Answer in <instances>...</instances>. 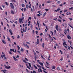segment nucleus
Segmentation results:
<instances>
[{"instance_id": "f257e3e1", "label": "nucleus", "mask_w": 73, "mask_h": 73, "mask_svg": "<svg viewBox=\"0 0 73 73\" xmlns=\"http://www.w3.org/2000/svg\"><path fill=\"white\" fill-rule=\"evenodd\" d=\"M10 7L12 9H14V6L13 5V4L12 3H10Z\"/></svg>"}, {"instance_id": "f03ea898", "label": "nucleus", "mask_w": 73, "mask_h": 73, "mask_svg": "<svg viewBox=\"0 0 73 73\" xmlns=\"http://www.w3.org/2000/svg\"><path fill=\"white\" fill-rule=\"evenodd\" d=\"M24 17L22 18L21 19V18H19V23H20V24H21V22H22V20H24Z\"/></svg>"}, {"instance_id": "7ed1b4c3", "label": "nucleus", "mask_w": 73, "mask_h": 73, "mask_svg": "<svg viewBox=\"0 0 73 73\" xmlns=\"http://www.w3.org/2000/svg\"><path fill=\"white\" fill-rule=\"evenodd\" d=\"M27 29H28V27H25V30L24 28H23V32H27Z\"/></svg>"}, {"instance_id": "20e7f679", "label": "nucleus", "mask_w": 73, "mask_h": 73, "mask_svg": "<svg viewBox=\"0 0 73 73\" xmlns=\"http://www.w3.org/2000/svg\"><path fill=\"white\" fill-rule=\"evenodd\" d=\"M1 71L3 72L4 73H6V72L7 71V70H1Z\"/></svg>"}, {"instance_id": "39448f33", "label": "nucleus", "mask_w": 73, "mask_h": 73, "mask_svg": "<svg viewBox=\"0 0 73 73\" xmlns=\"http://www.w3.org/2000/svg\"><path fill=\"white\" fill-rule=\"evenodd\" d=\"M5 68L6 69H10V68H11V67H10V66H5Z\"/></svg>"}, {"instance_id": "423d86ee", "label": "nucleus", "mask_w": 73, "mask_h": 73, "mask_svg": "<svg viewBox=\"0 0 73 73\" xmlns=\"http://www.w3.org/2000/svg\"><path fill=\"white\" fill-rule=\"evenodd\" d=\"M30 27L31 29L32 30L33 29V26L32 25H31L30 26Z\"/></svg>"}, {"instance_id": "0eeeda50", "label": "nucleus", "mask_w": 73, "mask_h": 73, "mask_svg": "<svg viewBox=\"0 0 73 73\" xmlns=\"http://www.w3.org/2000/svg\"><path fill=\"white\" fill-rule=\"evenodd\" d=\"M58 25H56V27H55V28H56V30H57V31H58Z\"/></svg>"}, {"instance_id": "6e6552de", "label": "nucleus", "mask_w": 73, "mask_h": 73, "mask_svg": "<svg viewBox=\"0 0 73 73\" xmlns=\"http://www.w3.org/2000/svg\"><path fill=\"white\" fill-rule=\"evenodd\" d=\"M36 43L37 44H39V39H37Z\"/></svg>"}, {"instance_id": "1a4fd4ad", "label": "nucleus", "mask_w": 73, "mask_h": 73, "mask_svg": "<svg viewBox=\"0 0 73 73\" xmlns=\"http://www.w3.org/2000/svg\"><path fill=\"white\" fill-rule=\"evenodd\" d=\"M67 38H68V39H70V38L71 39H72V38H71V37H70V36H69V35H68V36H67Z\"/></svg>"}, {"instance_id": "9d476101", "label": "nucleus", "mask_w": 73, "mask_h": 73, "mask_svg": "<svg viewBox=\"0 0 73 73\" xmlns=\"http://www.w3.org/2000/svg\"><path fill=\"white\" fill-rule=\"evenodd\" d=\"M10 51L12 52L13 51V52H14V51H15V49H12V48H11L10 49Z\"/></svg>"}, {"instance_id": "9b49d317", "label": "nucleus", "mask_w": 73, "mask_h": 73, "mask_svg": "<svg viewBox=\"0 0 73 73\" xmlns=\"http://www.w3.org/2000/svg\"><path fill=\"white\" fill-rule=\"evenodd\" d=\"M3 43L4 44H6V42H5V40H2Z\"/></svg>"}, {"instance_id": "f8f14e48", "label": "nucleus", "mask_w": 73, "mask_h": 73, "mask_svg": "<svg viewBox=\"0 0 73 73\" xmlns=\"http://www.w3.org/2000/svg\"><path fill=\"white\" fill-rule=\"evenodd\" d=\"M11 14H12V15H14V11H13V10H11Z\"/></svg>"}, {"instance_id": "ddd939ff", "label": "nucleus", "mask_w": 73, "mask_h": 73, "mask_svg": "<svg viewBox=\"0 0 73 73\" xmlns=\"http://www.w3.org/2000/svg\"><path fill=\"white\" fill-rule=\"evenodd\" d=\"M31 73H37V72H36V71H35V70H33V72H32V71H31Z\"/></svg>"}, {"instance_id": "4468645a", "label": "nucleus", "mask_w": 73, "mask_h": 73, "mask_svg": "<svg viewBox=\"0 0 73 73\" xmlns=\"http://www.w3.org/2000/svg\"><path fill=\"white\" fill-rule=\"evenodd\" d=\"M11 29H10L9 30V32H10V33H11V35H13V33H12V32H11Z\"/></svg>"}, {"instance_id": "2eb2a0df", "label": "nucleus", "mask_w": 73, "mask_h": 73, "mask_svg": "<svg viewBox=\"0 0 73 73\" xmlns=\"http://www.w3.org/2000/svg\"><path fill=\"white\" fill-rule=\"evenodd\" d=\"M38 64H40V65H41L42 66H43V65H44V64H43V63H41L40 62H39L38 63Z\"/></svg>"}, {"instance_id": "dca6fc26", "label": "nucleus", "mask_w": 73, "mask_h": 73, "mask_svg": "<svg viewBox=\"0 0 73 73\" xmlns=\"http://www.w3.org/2000/svg\"><path fill=\"white\" fill-rule=\"evenodd\" d=\"M33 66H34V68H35V69H38L37 67H36V66L35 65V64H34Z\"/></svg>"}, {"instance_id": "f3484780", "label": "nucleus", "mask_w": 73, "mask_h": 73, "mask_svg": "<svg viewBox=\"0 0 73 73\" xmlns=\"http://www.w3.org/2000/svg\"><path fill=\"white\" fill-rule=\"evenodd\" d=\"M7 40H8V41H9V42H11V40H10V38L8 37H7Z\"/></svg>"}, {"instance_id": "a211bd4d", "label": "nucleus", "mask_w": 73, "mask_h": 73, "mask_svg": "<svg viewBox=\"0 0 73 73\" xmlns=\"http://www.w3.org/2000/svg\"><path fill=\"white\" fill-rule=\"evenodd\" d=\"M26 8H27V9H28L29 8V6H28V4L26 5Z\"/></svg>"}, {"instance_id": "6ab92c4d", "label": "nucleus", "mask_w": 73, "mask_h": 73, "mask_svg": "<svg viewBox=\"0 0 73 73\" xmlns=\"http://www.w3.org/2000/svg\"><path fill=\"white\" fill-rule=\"evenodd\" d=\"M17 48H18V50H20V47L19 46V45L17 46Z\"/></svg>"}, {"instance_id": "aec40b11", "label": "nucleus", "mask_w": 73, "mask_h": 73, "mask_svg": "<svg viewBox=\"0 0 73 73\" xmlns=\"http://www.w3.org/2000/svg\"><path fill=\"white\" fill-rule=\"evenodd\" d=\"M68 25L71 28H72V29H73V27L71 26L70 24H69V23L68 24Z\"/></svg>"}, {"instance_id": "412c9836", "label": "nucleus", "mask_w": 73, "mask_h": 73, "mask_svg": "<svg viewBox=\"0 0 73 73\" xmlns=\"http://www.w3.org/2000/svg\"><path fill=\"white\" fill-rule=\"evenodd\" d=\"M31 12H34V11H33V9L32 8H31Z\"/></svg>"}, {"instance_id": "4be33fe9", "label": "nucleus", "mask_w": 73, "mask_h": 73, "mask_svg": "<svg viewBox=\"0 0 73 73\" xmlns=\"http://www.w3.org/2000/svg\"><path fill=\"white\" fill-rule=\"evenodd\" d=\"M46 64H47V66H49V65H50V64L49 63H48V62H46Z\"/></svg>"}, {"instance_id": "5701e85b", "label": "nucleus", "mask_w": 73, "mask_h": 73, "mask_svg": "<svg viewBox=\"0 0 73 73\" xmlns=\"http://www.w3.org/2000/svg\"><path fill=\"white\" fill-rule=\"evenodd\" d=\"M52 68L53 69H55V66H52Z\"/></svg>"}, {"instance_id": "b1692460", "label": "nucleus", "mask_w": 73, "mask_h": 73, "mask_svg": "<svg viewBox=\"0 0 73 73\" xmlns=\"http://www.w3.org/2000/svg\"><path fill=\"white\" fill-rule=\"evenodd\" d=\"M13 58L15 61H16V60H17V59H16V58L14 56H13Z\"/></svg>"}, {"instance_id": "393cba45", "label": "nucleus", "mask_w": 73, "mask_h": 73, "mask_svg": "<svg viewBox=\"0 0 73 73\" xmlns=\"http://www.w3.org/2000/svg\"><path fill=\"white\" fill-rule=\"evenodd\" d=\"M32 7L33 8V11H34H34H35V7H34V6H32Z\"/></svg>"}, {"instance_id": "a878e982", "label": "nucleus", "mask_w": 73, "mask_h": 73, "mask_svg": "<svg viewBox=\"0 0 73 73\" xmlns=\"http://www.w3.org/2000/svg\"><path fill=\"white\" fill-rule=\"evenodd\" d=\"M45 15H46V13H44L43 15V17H45Z\"/></svg>"}, {"instance_id": "bb28decb", "label": "nucleus", "mask_w": 73, "mask_h": 73, "mask_svg": "<svg viewBox=\"0 0 73 73\" xmlns=\"http://www.w3.org/2000/svg\"><path fill=\"white\" fill-rule=\"evenodd\" d=\"M37 66H38V67H39V68H41V66H40L39 65L37 64Z\"/></svg>"}, {"instance_id": "cd10ccee", "label": "nucleus", "mask_w": 73, "mask_h": 73, "mask_svg": "<svg viewBox=\"0 0 73 73\" xmlns=\"http://www.w3.org/2000/svg\"><path fill=\"white\" fill-rule=\"evenodd\" d=\"M35 60L36 61V58H37V56H36V55H35Z\"/></svg>"}, {"instance_id": "c85d7f7f", "label": "nucleus", "mask_w": 73, "mask_h": 73, "mask_svg": "<svg viewBox=\"0 0 73 73\" xmlns=\"http://www.w3.org/2000/svg\"><path fill=\"white\" fill-rule=\"evenodd\" d=\"M45 45V44L44 43H43L42 45V46L43 48H44V45Z\"/></svg>"}, {"instance_id": "c756f323", "label": "nucleus", "mask_w": 73, "mask_h": 73, "mask_svg": "<svg viewBox=\"0 0 73 73\" xmlns=\"http://www.w3.org/2000/svg\"><path fill=\"white\" fill-rule=\"evenodd\" d=\"M60 8H58L57 9V11L58 12V11H60Z\"/></svg>"}, {"instance_id": "7c9ffc66", "label": "nucleus", "mask_w": 73, "mask_h": 73, "mask_svg": "<svg viewBox=\"0 0 73 73\" xmlns=\"http://www.w3.org/2000/svg\"><path fill=\"white\" fill-rule=\"evenodd\" d=\"M28 64H29V66H30V67H31V63H28Z\"/></svg>"}, {"instance_id": "2f4dec72", "label": "nucleus", "mask_w": 73, "mask_h": 73, "mask_svg": "<svg viewBox=\"0 0 73 73\" xmlns=\"http://www.w3.org/2000/svg\"><path fill=\"white\" fill-rule=\"evenodd\" d=\"M40 56H41V57L43 59H44V57H43V56H42V54H41Z\"/></svg>"}, {"instance_id": "473e14b6", "label": "nucleus", "mask_w": 73, "mask_h": 73, "mask_svg": "<svg viewBox=\"0 0 73 73\" xmlns=\"http://www.w3.org/2000/svg\"><path fill=\"white\" fill-rule=\"evenodd\" d=\"M23 62H25V63H27V62L26 61H25V60H23Z\"/></svg>"}, {"instance_id": "72a5a7b5", "label": "nucleus", "mask_w": 73, "mask_h": 73, "mask_svg": "<svg viewBox=\"0 0 73 73\" xmlns=\"http://www.w3.org/2000/svg\"><path fill=\"white\" fill-rule=\"evenodd\" d=\"M57 4H60V1H58L57 2Z\"/></svg>"}, {"instance_id": "f704fd0d", "label": "nucleus", "mask_w": 73, "mask_h": 73, "mask_svg": "<svg viewBox=\"0 0 73 73\" xmlns=\"http://www.w3.org/2000/svg\"><path fill=\"white\" fill-rule=\"evenodd\" d=\"M65 44H66V42H64L63 43V45H65Z\"/></svg>"}, {"instance_id": "c9c22d12", "label": "nucleus", "mask_w": 73, "mask_h": 73, "mask_svg": "<svg viewBox=\"0 0 73 73\" xmlns=\"http://www.w3.org/2000/svg\"><path fill=\"white\" fill-rule=\"evenodd\" d=\"M25 6V5H24V4H22V7H24Z\"/></svg>"}, {"instance_id": "e433bc0d", "label": "nucleus", "mask_w": 73, "mask_h": 73, "mask_svg": "<svg viewBox=\"0 0 73 73\" xmlns=\"http://www.w3.org/2000/svg\"><path fill=\"white\" fill-rule=\"evenodd\" d=\"M63 60L62 56H61V59H60V61H62Z\"/></svg>"}, {"instance_id": "4c0bfd02", "label": "nucleus", "mask_w": 73, "mask_h": 73, "mask_svg": "<svg viewBox=\"0 0 73 73\" xmlns=\"http://www.w3.org/2000/svg\"><path fill=\"white\" fill-rule=\"evenodd\" d=\"M48 36H49V38H52V37H51V36H50V35H48Z\"/></svg>"}, {"instance_id": "58836bf2", "label": "nucleus", "mask_w": 73, "mask_h": 73, "mask_svg": "<svg viewBox=\"0 0 73 73\" xmlns=\"http://www.w3.org/2000/svg\"><path fill=\"white\" fill-rule=\"evenodd\" d=\"M21 51L24 52V49H23V48H21Z\"/></svg>"}, {"instance_id": "ea45409f", "label": "nucleus", "mask_w": 73, "mask_h": 73, "mask_svg": "<svg viewBox=\"0 0 73 73\" xmlns=\"http://www.w3.org/2000/svg\"><path fill=\"white\" fill-rule=\"evenodd\" d=\"M32 33H33V34H35V31L33 30L32 31Z\"/></svg>"}, {"instance_id": "a19ab883", "label": "nucleus", "mask_w": 73, "mask_h": 73, "mask_svg": "<svg viewBox=\"0 0 73 73\" xmlns=\"http://www.w3.org/2000/svg\"><path fill=\"white\" fill-rule=\"evenodd\" d=\"M1 57L2 58H3V57H5V55H2V56L1 55Z\"/></svg>"}, {"instance_id": "79ce46f5", "label": "nucleus", "mask_w": 73, "mask_h": 73, "mask_svg": "<svg viewBox=\"0 0 73 73\" xmlns=\"http://www.w3.org/2000/svg\"><path fill=\"white\" fill-rule=\"evenodd\" d=\"M54 32L55 33V34H56V30H55L54 31Z\"/></svg>"}, {"instance_id": "37998d69", "label": "nucleus", "mask_w": 73, "mask_h": 73, "mask_svg": "<svg viewBox=\"0 0 73 73\" xmlns=\"http://www.w3.org/2000/svg\"><path fill=\"white\" fill-rule=\"evenodd\" d=\"M57 70H60V68H59V67H57Z\"/></svg>"}, {"instance_id": "c03bdc74", "label": "nucleus", "mask_w": 73, "mask_h": 73, "mask_svg": "<svg viewBox=\"0 0 73 73\" xmlns=\"http://www.w3.org/2000/svg\"><path fill=\"white\" fill-rule=\"evenodd\" d=\"M5 3L6 4V5L7 6H8V3H7V2H5Z\"/></svg>"}, {"instance_id": "a18cd8bd", "label": "nucleus", "mask_w": 73, "mask_h": 73, "mask_svg": "<svg viewBox=\"0 0 73 73\" xmlns=\"http://www.w3.org/2000/svg\"><path fill=\"white\" fill-rule=\"evenodd\" d=\"M35 32L36 35H37V33H38V31H36Z\"/></svg>"}, {"instance_id": "49530a36", "label": "nucleus", "mask_w": 73, "mask_h": 73, "mask_svg": "<svg viewBox=\"0 0 73 73\" xmlns=\"http://www.w3.org/2000/svg\"><path fill=\"white\" fill-rule=\"evenodd\" d=\"M60 52L61 53V54H62V51H61V50H60Z\"/></svg>"}, {"instance_id": "de8ad7c7", "label": "nucleus", "mask_w": 73, "mask_h": 73, "mask_svg": "<svg viewBox=\"0 0 73 73\" xmlns=\"http://www.w3.org/2000/svg\"><path fill=\"white\" fill-rule=\"evenodd\" d=\"M39 8H41V4H39Z\"/></svg>"}, {"instance_id": "09e8293b", "label": "nucleus", "mask_w": 73, "mask_h": 73, "mask_svg": "<svg viewBox=\"0 0 73 73\" xmlns=\"http://www.w3.org/2000/svg\"><path fill=\"white\" fill-rule=\"evenodd\" d=\"M17 38H18V39H19V38H20V36H19V35H18Z\"/></svg>"}, {"instance_id": "8fccbe9b", "label": "nucleus", "mask_w": 73, "mask_h": 73, "mask_svg": "<svg viewBox=\"0 0 73 73\" xmlns=\"http://www.w3.org/2000/svg\"><path fill=\"white\" fill-rule=\"evenodd\" d=\"M68 49L69 50H70V47H69V46H68Z\"/></svg>"}, {"instance_id": "3c124183", "label": "nucleus", "mask_w": 73, "mask_h": 73, "mask_svg": "<svg viewBox=\"0 0 73 73\" xmlns=\"http://www.w3.org/2000/svg\"><path fill=\"white\" fill-rule=\"evenodd\" d=\"M1 24L2 25V26H4V25H3V23L2 22H1Z\"/></svg>"}, {"instance_id": "603ef678", "label": "nucleus", "mask_w": 73, "mask_h": 73, "mask_svg": "<svg viewBox=\"0 0 73 73\" xmlns=\"http://www.w3.org/2000/svg\"><path fill=\"white\" fill-rule=\"evenodd\" d=\"M45 11H49V9H45Z\"/></svg>"}, {"instance_id": "864d4df0", "label": "nucleus", "mask_w": 73, "mask_h": 73, "mask_svg": "<svg viewBox=\"0 0 73 73\" xmlns=\"http://www.w3.org/2000/svg\"><path fill=\"white\" fill-rule=\"evenodd\" d=\"M9 54H12V52H9Z\"/></svg>"}, {"instance_id": "5fc2aeb1", "label": "nucleus", "mask_w": 73, "mask_h": 73, "mask_svg": "<svg viewBox=\"0 0 73 73\" xmlns=\"http://www.w3.org/2000/svg\"><path fill=\"white\" fill-rule=\"evenodd\" d=\"M57 18H56L55 19H54L53 20H56V21H57Z\"/></svg>"}, {"instance_id": "6e6d98bb", "label": "nucleus", "mask_w": 73, "mask_h": 73, "mask_svg": "<svg viewBox=\"0 0 73 73\" xmlns=\"http://www.w3.org/2000/svg\"><path fill=\"white\" fill-rule=\"evenodd\" d=\"M45 40L48 41V38H45Z\"/></svg>"}, {"instance_id": "4d7b16f0", "label": "nucleus", "mask_w": 73, "mask_h": 73, "mask_svg": "<svg viewBox=\"0 0 73 73\" xmlns=\"http://www.w3.org/2000/svg\"><path fill=\"white\" fill-rule=\"evenodd\" d=\"M73 9V7H71L70 8H69V9L70 10V9Z\"/></svg>"}, {"instance_id": "13d9d810", "label": "nucleus", "mask_w": 73, "mask_h": 73, "mask_svg": "<svg viewBox=\"0 0 73 73\" xmlns=\"http://www.w3.org/2000/svg\"><path fill=\"white\" fill-rule=\"evenodd\" d=\"M58 21L59 22H61V21L60 19H58Z\"/></svg>"}, {"instance_id": "bf43d9fd", "label": "nucleus", "mask_w": 73, "mask_h": 73, "mask_svg": "<svg viewBox=\"0 0 73 73\" xmlns=\"http://www.w3.org/2000/svg\"><path fill=\"white\" fill-rule=\"evenodd\" d=\"M25 60H26V61H28V59H27V58H25Z\"/></svg>"}, {"instance_id": "052dcab7", "label": "nucleus", "mask_w": 73, "mask_h": 73, "mask_svg": "<svg viewBox=\"0 0 73 73\" xmlns=\"http://www.w3.org/2000/svg\"><path fill=\"white\" fill-rule=\"evenodd\" d=\"M14 45H17V44H16V43L15 42H14Z\"/></svg>"}, {"instance_id": "680f3d73", "label": "nucleus", "mask_w": 73, "mask_h": 73, "mask_svg": "<svg viewBox=\"0 0 73 73\" xmlns=\"http://www.w3.org/2000/svg\"><path fill=\"white\" fill-rule=\"evenodd\" d=\"M0 9H1V10H3V9L1 7V6L0 5Z\"/></svg>"}, {"instance_id": "e2e57ef3", "label": "nucleus", "mask_w": 73, "mask_h": 73, "mask_svg": "<svg viewBox=\"0 0 73 73\" xmlns=\"http://www.w3.org/2000/svg\"><path fill=\"white\" fill-rule=\"evenodd\" d=\"M37 16L38 17H40V15L38 14H37Z\"/></svg>"}, {"instance_id": "0e129e2a", "label": "nucleus", "mask_w": 73, "mask_h": 73, "mask_svg": "<svg viewBox=\"0 0 73 73\" xmlns=\"http://www.w3.org/2000/svg\"><path fill=\"white\" fill-rule=\"evenodd\" d=\"M69 19L70 20V21H72V18H69Z\"/></svg>"}, {"instance_id": "69168bd1", "label": "nucleus", "mask_w": 73, "mask_h": 73, "mask_svg": "<svg viewBox=\"0 0 73 73\" xmlns=\"http://www.w3.org/2000/svg\"><path fill=\"white\" fill-rule=\"evenodd\" d=\"M43 71L44 72V73H48V72H47L45 71L44 70H43Z\"/></svg>"}, {"instance_id": "338daca9", "label": "nucleus", "mask_w": 73, "mask_h": 73, "mask_svg": "<svg viewBox=\"0 0 73 73\" xmlns=\"http://www.w3.org/2000/svg\"><path fill=\"white\" fill-rule=\"evenodd\" d=\"M54 48L55 49H56V46H54Z\"/></svg>"}, {"instance_id": "774afa93", "label": "nucleus", "mask_w": 73, "mask_h": 73, "mask_svg": "<svg viewBox=\"0 0 73 73\" xmlns=\"http://www.w3.org/2000/svg\"><path fill=\"white\" fill-rule=\"evenodd\" d=\"M29 20H31V17H29Z\"/></svg>"}]
</instances>
